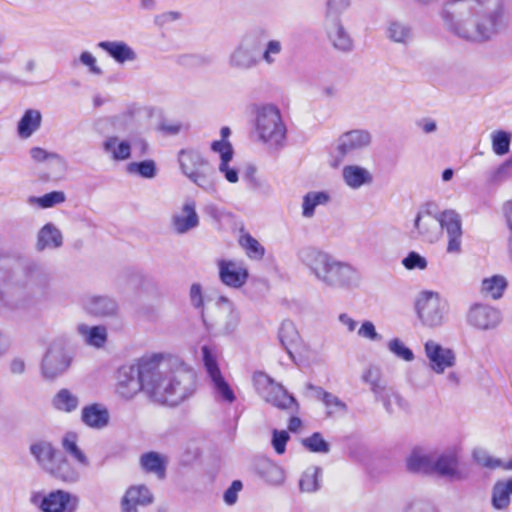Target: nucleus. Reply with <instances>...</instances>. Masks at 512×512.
Segmentation results:
<instances>
[{"mask_svg": "<svg viewBox=\"0 0 512 512\" xmlns=\"http://www.w3.org/2000/svg\"><path fill=\"white\" fill-rule=\"evenodd\" d=\"M440 17L450 33L472 43L488 42L507 28L503 0H446Z\"/></svg>", "mask_w": 512, "mask_h": 512, "instance_id": "nucleus-1", "label": "nucleus"}, {"mask_svg": "<svg viewBox=\"0 0 512 512\" xmlns=\"http://www.w3.org/2000/svg\"><path fill=\"white\" fill-rule=\"evenodd\" d=\"M144 365L146 394L155 402L176 406L195 389L193 372L184 368L172 369L171 359L163 353L148 355Z\"/></svg>", "mask_w": 512, "mask_h": 512, "instance_id": "nucleus-2", "label": "nucleus"}, {"mask_svg": "<svg viewBox=\"0 0 512 512\" xmlns=\"http://www.w3.org/2000/svg\"><path fill=\"white\" fill-rule=\"evenodd\" d=\"M297 258L309 275L326 288L347 290L360 283V273L354 266L314 246L300 248Z\"/></svg>", "mask_w": 512, "mask_h": 512, "instance_id": "nucleus-3", "label": "nucleus"}, {"mask_svg": "<svg viewBox=\"0 0 512 512\" xmlns=\"http://www.w3.org/2000/svg\"><path fill=\"white\" fill-rule=\"evenodd\" d=\"M255 133L258 140L272 151L285 146L287 128L276 105L269 103L256 108Z\"/></svg>", "mask_w": 512, "mask_h": 512, "instance_id": "nucleus-4", "label": "nucleus"}, {"mask_svg": "<svg viewBox=\"0 0 512 512\" xmlns=\"http://www.w3.org/2000/svg\"><path fill=\"white\" fill-rule=\"evenodd\" d=\"M181 172L197 187L207 193L217 190L215 170L202 154L194 149H182L178 153Z\"/></svg>", "mask_w": 512, "mask_h": 512, "instance_id": "nucleus-5", "label": "nucleus"}, {"mask_svg": "<svg viewBox=\"0 0 512 512\" xmlns=\"http://www.w3.org/2000/svg\"><path fill=\"white\" fill-rule=\"evenodd\" d=\"M266 36L267 32L262 28L254 29L243 35L227 57L229 68L238 72L256 68L260 64L257 51Z\"/></svg>", "mask_w": 512, "mask_h": 512, "instance_id": "nucleus-6", "label": "nucleus"}, {"mask_svg": "<svg viewBox=\"0 0 512 512\" xmlns=\"http://www.w3.org/2000/svg\"><path fill=\"white\" fill-rule=\"evenodd\" d=\"M449 305L438 293L422 292L416 301V312L421 324L435 329L445 324Z\"/></svg>", "mask_w": 512, "mask_h": 512, "instance_id": "nucleus-7", "label": "nucleus"}, {"mask_svg": "<svg viewBox=\"0 0 512 512\" xmlns=\"http://www.w3.org/2000/svg\"><path fill=\"white\" fill-rule=\"evenodd\" d=\"M145 363H149L148 355L141 357L136 365L122 366L119 369L115 390L118 397L129 401L142 390L146 393Z\"/></svg>", "mask_w": 512, "mask_h": 512, "instance_id": "nucleus-8", "label": "nucleus"}, {"mask_svg": "<svg viewBox=\"0 0 512 512\" xmlns=\"http://www.w3.org/2000/svg\"><path fill=\"white\" fill-rule=\"evenodd\" d=\"M371 143L372 135L368 130L354 129L342 133L335 142V155L331 166L339 167L345 159L353 157L359 151L368 148Z\"/></svg>", "mask_w": 512, "mask_h": 512, "instance_id": "nucleus-9", "label": "nucleus"}, {"mask_svg": "<svg viewBox=\"0 0 512 512\" xmlns=\"http://www.w3.org/2000/svg\"><path fill=\"white\" fill-rule=\"evenodd\" d=\"M253 384L257 393L264 401L279 409H289L296 404L295 398L288 394L284 387L275 382L264 372H255Z\"/></svg>", "mask_w": 512, "mask_h": 512, "instance_id": "nucleus-10", "label": "nucleus"}, {"mask_svg": "<svg viewBox=\"0 0 512 512\" xmlns=\"http://www.w3.org/2000/svg\"><path fill=\"white\" fill-rule=\"evenodd\" d=\"M201 351L204 366L211 380L215 395L228 403L234 402L236 399L235 394L230 385L222 376V373L216 361L215 354L206 345L202 347Z\"/></svg>", "mask_w": 512, "mask_h": 512, "instance_id": "nucleus-11", "label": "nucleus"}, {"mask_svg": "<svg viewBox=\"0 0 512 512\" xmlns=\"http://www.w3.org/2000/svg\"><path fill=\"white\" fill-rule=\"evenodd\" d=\"M71 358L60 343H52L41 362V374L47 380H54L70 366Z\"/></svg>", "mask_w": 512, "mask_h": 512, "instance_id": "nucleus-12", "label": "nucleus"}, {"mask_svg": "<svg viewBox=\"0 0 512 512\" xmlns=\"http://www.w3.org/2000/svg\"><path fill=\"white\" fill-rule=\"evenodd\" d=\"M31 502L38 505L42 512H74L79 504V499L64 490H56L41 498L33 495Z\"/></svg>", "mask_w": 512, "mask_h": 512, "instance_id": "nucleus-13", "label": "nucleus"}, {"mask_svg": "<svg viewBox=\"0 0 512 512\" xmlns=\"http://www.w3.org/2000/svg\"><path fill=\"white\" fill-rule=\"evenodd\" d=\"M424 353L428 367L436 374H443L456 365V353L453 349L429 339L424 343Z\"/></svg>", "mask_w": 512, "mask_h": 512, "instance_id": "nucleus-14", "label": "nucleus"}, {"mask_svg": "<svg viewBox=\"0 0 512 512\" xmlns=\"http://www.w3.org/2000/svg\"><path fill=\"white\" fill-rule=\"evenodd\" d=\"M466 321L469 326L488 331L495 329L502 321L501 312L488 304L474 303L466 314Z\"/></svg>", "mask_w": 512, "mask_h": 512, "instance_id": "nucleus-15", "label": "nucleus"}, {"mask_svg": "<svg viewBox=\"0 0 512 512\" xmlns=\"http://www.w3.org/2000/svg\"><path fill=\"white\" fill-rule=\"evenodd\" d=\"M440 233L445 231L448 239L446 251L449 254H459L462 245V219L453 209L439 213Z\"/></svg>", "mask_w": 512, "mask_h": 512, "instance_id": "nucleus-16", "label": "nucleus"}, {"mask_svg": "<svg viewBox=\"0 0 512 512\" xmlns=\"http://www.w3.org/2000/svg\"><path fill=\"white\" fill-rule=\"evenodd\" d=\"M199 224L200 218L196 210V202L191 198H187L170 219V227L178 235L196 229Z\"/></svg>", "mask_w": 512, "mask_h": 512, "instance_id": "nucleus-17", "label": "nucleus"}, {"mask_svg": "<svg viewBox=\"0 0 512 512\" xmlns=\"http://www.w3.org/2000/svg\"><path fill=\"white\" fill-rule=\"evenodd\" d=\"M10 281L13 285L26 288L29 293L45 295L51 285V277L42 272L26 274L23 270L13 271Z\"/></svg>", "mask_w": 512, "mask_h": 512, "instance_id": "nucleus-18", "label": "nucleus"}, {"mask_svg": "<svg viewBox=\"0 0 512 512\" xmlns=\"http://www.w3.org/2000/svg\"><path fill=\"white\" fill-rule=\"evenodd\" d=\"M82 305L85 312L95 317H114L119 310L118 302L109 295H87Z\"/></svg>", "mask_w": 512, "mask_h": 512, "instance_id": "nucleus-19", "label": "nucleus"}, {"mask_svg": "<svg viewBox=\"0 0 512 512\" xmlns=\"http://www.w3.org/2000/svg\"><path fill=\"white\" fill-rule=\"evenodd\" d=\"M218 269L221 282L232 288L242 287L249 276L245 265L237 261L219 260Z\"/></svg>", "mask_w": 512, "mask_h": 512, "instance_id": "nucleus-20", "label": "nucleus"}, {"mask_svg": "<svg viewBox=\"0 0 512 512\" xmlns=\"http://www.w3.org/2000/svg\"><path fill=\"white\" fill-rule=\"evenodd\" d=\"M458 464V456L454 449H448L439 454L433 452L432 474L451 480L461 479Z\"/></svg>", "mask_w": 512, "mask_h": 512, "instance_id": "nucleus-21", "label": "nucleus"}, {"mask_svg": "<svg viewBox=\"0 0 512 512\" xmlns=\"http://www.w3.org/2000/svg\"><path fill=\"white\" fill-rule=\"evenodd\" d=\"M323 28L331 45L338 51L350 52L354 41L344 25V20L323 21Z\"/></svg>", "mask_w": 512, "mask_h": 512, "instance_id": "nucleus-22", "label": "nucleus"}, {"mask_svg": "<svg viewBox=\"0 0 512 512\" xmlns=\"http://www.w3.org/2000/svg\"><path fill=\"white\" fill-rule=\"evenodd\" d=\"M154 498L145 485H135L127 489L121 501V512H139L138 506H147Z\"/></svg>", "mask_w": 512, "mask_h": 512, "instance_id": "nucleus-23", "label": "nucleus"}, {"mask_svg": "<svg viewBox=\"0 0 512 512\" xmlns=\"http://www.w3.org/2000/svg\"><path fill=\"white\" fill-rule=\"evenodd\" d=\"M30 453L38 465L47 473L52 470L61 452L52 443L45 440L37 441L30 446Z\"/></svg>", "mask_w": 512, "mask_h": 512, "instance_id": "nucleus-24", "label": "nucleus"}, {"mask_svg": "<svg viewBox=\"0 0 512 512\" xmlns=\"http://www.w3.org/2000/svg\"><path fill=\"white\" fill-rule=\"evenodd\" d=\"M341 175L345 185L352 190L371 185L374 180L369 169L357 164L345 165Z\"/></svg>", "mask_w": 512, "mask_h": 512, "instance_id": "nucleus-25", "label": "nucleus"}, {"mask_svg": "<svg viewBox=\"0 0 512 512\" xmlns=\"http://www.w3.org/2000/svg\"><path fill=\"white\" fill-rule=\"evenodd\" d=\"M97 46L118 64L135 62L138 59L137 52L124 41H100Z\"/></svg>", "mask_w": 512, "mask_h": 512, "instance_id": "nucleus-26", "label": "nucleus"}, {"mask_svg": "<svg viewBox=\"0 0 512 512\" xmlns=\"http://www.w3.org/2000/svg\"><path fill=\"white\" fill-rule=\"evenodd\" d=\"M414 226L418 231V236L426 242L434 243L440 238L439 214L432 216L430 213H418Z\"/></svg>", "mask_w": 512, "mask_h": 512, "instance_id": "nucleus-27", "label": "nucleus"}, {"mask_svg": "<svg viewBox=\"0 0 512 512\" xmlns=\"http://www.w3.org/2000/svg\"><path fill=\"white\" fill-rule=\"evenodd\" d=\"M255 473L267 484L280 486L285 481V472L276 463L267 458H259L254 462Z\"/></svg>", "mask_w": 512, "mask_h": 512, "instance_id": "nucleus-28", "label": "nucleus"}, {"mask_svg": "<svg viewBox=\"0 0 512 512\" xmlns=\"http://www.w3.org/2000/svg\"><path fill=\"white\" fill-rule=\"evenodd\" d=\"M385 36L394 44L408 47L414 40V31L405 21L391 20L386 25Z\"/></svg>", "mask_w": 512, "mask_h": 512, "instance_id": "nucleus-29", "label": "nucleus"}, {"mask_svg": "<svg viewBox=\"0 0 512 512\" xmlns=\"http://www.w3.org/2000/svg\"><path fill=\"white\" fill-rule=\"evenodd\" d=\"M433 452L414 448L406 458V468L411 473L432 475Z\"/></svg>", "mask_w": 512, "mask_h": 512, "instance_id": "nucleus-30", "label": "nucleus"}, {"mask_svg": "<svg viewBox=\"0 0 512 512\" xmlns=\"http://www.w3.org/2000/svg\"><path fill=\"white\" fill-rule=\"evenodd\" d=\"M81 420L86 426L101 430L109 424L110 414L104 405L93 403L83 407Z\"/></svg>", "mask_w": 512, "mask_h": 512, "instance_id": "nucleus-31", "label": "nucleus"}, {"mask_svg": "<svg viewBox=\"0 0 512 512\" xmlns=\"http://www.w3.org/2000/svg\"><path fill=\"white\" fill-rule=\"evenodd\" d=\"M63 245L62 232L53 223L45 224L37 234L36 249H57Z\"/></svg>", "mask_w": 512, "mask_h": 512, "instance_id": "nucleus-32", "label": "nucleus"}, {"mask_svg": "<svg viewBox=\"0 0 512 512\" xmlns=\"http://www.w3.org/2000/svg\"><path fill=\"white\" fill-rule=\"evenodd\" d=\"M211 150L220 155L221 162L219 164V171L225 175V178L230 183L238 181V172L234 168H230L228 163L233 157V147L224 142H212Z\"/></svg>", "mask_w": 512, "mask_h": 512, "instance_id": "nucleus-33", "label": "nucleus"}, {"mask_svg": "<svg viewBox=\"0 0 512 512\" xmlns=\"http://www.w3.org/2000/svg\"><path fill=\"white\" fill-rule=\"evenodd\" d=\"M218 314L225 316V321H216L215 325L224 333L233 332L238 325V315L234 310L233 304L225 297H220L216 303Z\"/></svg>", "mask_w": 512, "mask_h": 512, "instance_id": "nucleus-34", "label": "nucleus"}, {"mask_svg": "<svg viewBox=\"0 0 512 512\" xmlns=\"http://www.w3.org/2000/svg\"><path fill=\"white\" fill-rule=\"evenodd\" d=\"M42 114L37 109H27L17 124V133L21 139H28L41 126Z\"/></svg>", "mask_w": 512, "mask_h": 512, "instance_id": "nucleus-35", "label": "nucleus"}, {"mask_svg": "<svg viewBox=\"0 0 512 512\" xmlns=\"http://www.w3.org/2000/svg\"><path fill=\"white\" fill-rule=\"evenodd\" d=\"M103 150L114 161H124L131 156V145L117 136H108L103 142Z\"/></svg>", "mask_w": 512, "mask_h": 512, "instance_id": "nucleus-36", "label": "nucleus"}, {"mask_svg": "<svg viewBox=\"0 0 512 512\" xmlns=\"http://www.w3.org/2000/svg\"><path fill=\"white\" fill-rule=\"evenodd\" d=\"M166 463V458L154 451L144 453L140 457L141 468L147 473L155 474L159 479L165 477Z\"/></svg>", "mask_w": 512, "mask_h": 512, "instance_id": "nucleus-37", "label": "nucleus"}, {"mask_svg": "<svg viewBox=\"0 0 512 512\" xmlns=\"http://www.w3.org/2000/svg\"><path fill=\"white\" fill-rule=\"evenodd\" d=\"M50 475L53 477L67 483L76 482L80 473L78 470L68 461V459L61 453L56 463L52 467V470L49 471Z\"/></svg>", "mask_w": 512, "mask_h": 512, "instance_id": "nucleus-38", "label": "nucleus"}, {"mask_svg": "<svg viewBox=\"0 0 512 512\" xmlns=\"http://www.w3.org/2000/svg\"><path fill=\"white\" fill-rule=\"evenodd\" d=\"M508 286L507 279L502 275L484 278L481 282L480 293L493 300L500 299Z\"/></svg>", "mask_w": 512, "mask_h": 512, "instance_id": "nucleus-39", "label": "nucleus"}, {"mask_svg": "<svg viewBox=\"0 0 512 512\" xmlns=\"http://www.w3.org/2000/svg\"><path fill=\"white\" fill-rule=\"evenodd\" d=\"M361 379L370 386V390L374 394L375 399L389 388L381 369L377 366L368 367L363 372Z\"/></svg>", "mask_w": 512, "mask_h": 512, "instance_id": "nucleus-40", "label": "nucleus"}, {"mask_svg": "<svg viewBox=\"0 0 512 512\" xmlns=\"http://www.w3.org/2000/svg\"><path fill=\"white\" fill-rule=\"evenodd\" d=\"M77 331L88 345L97 348L102 347L107 340V329L105 326H88L86 324H79L77 326Z\"/></svg>", "mask_w": 512, "mask_h": 512, "instance_id": "nucleus-41", "label": "nucleus"}, {"mask_svg": "<svg viewBox=\"0 0 512 512\" xmlns=\"http://www.w3.org/2000/svg\"><path fill=\"white\" fill-rule=\"evenodd\" d=\"M313 389L316 393V398L323 402L327 408V415L332 416L336 413H345L347 411V405L342 402L336 395L325 391L321 387H316L312 384L308 386Z\"/></svg>", "mask_w": 512, "mask_h": 512, "instance_id": "nucleus-42", "label": "nucleus"}, {"mask_svg": "<svg viewBox=\"0 0 512 512\" xmlns=\"http://www.w3.org/2000/svg\"><path fill=\"white\" fill-rule=\"evenodd\" d=\"M330 201V195L325 191H310L303 196L302 216L312 218L315 209L320 205H326Z\"/></svg>", "mask_w": 512, "mask_h": 512, "instance_id": "nucleus-43", "label": "nucleus"}, {"mask_svg": "<svg viewBox=\"0 0 512 512\" xmlns=\"http://www.w3.org/2000/svg\"><path fill=\"white\" fill-rule=\"evenodd\" d=\"M322 469L317 466L308 467L299 480V489L304 493H315L321 487Z\"/></svg>", "mask_w": 512, "mask_h": 512, "instance_id": "nucleus-44", "label": "nucleus"}, {"mask_svg": "<svg viewBox=\"0 0 512 512\" xmlns=\"http://www.w3.org/2000/svg\"><path fill=\"white\" fill-rule=\"evenodd\" d=\"M512 494V479L498 481L492 491V505L495 509H505L510 503Z\"/></svg>", "mask_w": 512, "mask_h": 512, "instance_id": "nucleus-45", "label": "nucleus"}, {"mask_svg": "<svg viewBox=\"0 0 512 512\" xmlns=\"http://www.w3.org/2000/svg\"><path fill=\"white\" fill-rule=\"evenodd\" d=\"M352 6V0H325L323 21L343 20L344 13Z\"/></svg>", "mask_w": 512, "mask_h": 512, "instance_id": "nucleus-46", "label": "nucleus"}, {"mask_svg": "<svg viewBox=\"0 0 512 512\" xmlns=\"http://www.w3.org/2000/svg\"><path fill=\"white\" fill-rule=\"evenodd\" d=\"M63 450L69 454L79 465L88 466L89 460L85 453L77 444V435L75 433H67L61 441Z\"/></svg>", "mask_w": 512, "mask_h": 512, "instance_id": "nucleus-47", "label": "nucleus"}, {"mask_svg": "<svg viewBox=\"0 0 512 512\" xmlns=\"http://www.w3.org/2000/svg\"><path fill=\"white\" fill-rule=\"evenodd\" d=\"M55 409L70 413L75 411L79 405L78 397L68 389H61L52 400Z\"/></svg>", "mask_w": 512, "mask_h": 512, "instance_id": "nucleus-48", "label": "nucleus"}, {"mask_svg": "<svg viewBox=\"0 0 512 512\" xmlns=\"http://www.w3.org/2000/svg\"><path fill=\"white\" fill-rule=\"evenodd\" d=\"M283 52V43L279 39H269L259 56L260 62L267 66H273L277 63Z\"/></svg>", "mask_w": 512, "mask_h": 512, "instance_id": "nucleus-49", "label": "nucleus"}, {"mask_svg": "<svg viewBox=\"0 0 512 512\" xmlns=\"http://www.w3.org/2000/svg\"><path fill=\"white\" fill-rule=\"evenodd\" d=\"M278 338L285 350L291 354V347L299 340V333L293 322L285 320L281 323Z\"/></svg>", "mask_w": 512, "mask_h": 512, "instance_id": "nucleus-50", "label": "nucleus"}, {"mask_svg": "<svg viewBox=\"0 0 512 512\" xmlns=\"http://www.w3.org/2000/svg\"><path fill=\"white\" fill-rule=\"evenodd\" d=\"M375 400L381 402L388 413H393L396 409H405L407 406L403 397L390 387Z\"/></svg>", "mask_w": 512, "mask_h": 512, "instance_id": "nucleus-51", "label": "nucleus"}, {"mask_svg": "<svg viewBox=\"0 0 512 512\" xmlns=\"http://www.w3.org/2000/svg\"><path fill=\"white\" fill-rule=\"evenodd\" d=\"M65 200L66 195L63 191H52L41 197L31 196L28 198V203L38 205L41 208H50L63 203Z\"/></svg>", "mask_w": 512, "mask_h": 512, "instance_id": "nucleus-52", "label": "nucleus"}, {"mask_svg": "<svg viewBox=\"0 0 512 512\" xmlns=\"http://www.w3.org/2000/svg\"><path fill=\"white\" fill-rule=\"evenodd\" d=\"M127 172L137 174L146 179H152L156 176L157 169L153 160H144L141 162H131L127 165Z\"/></svg>", "mask_w": 512, "mask_h": 512, "instance_id": "nucleus-53", "label": "nucleus"}, {"mask_svg": "<svg viewBox=\"0 0 512 512\" xmlns=\"http://www.w3.org/2000/svg\"><path fill=\"white\" fill-rule=\"evenodd\" d=\"M239 243L245 249L249 258L258 260L263 257L265 252L264 248L250 234L246 233L242 235L240 237Z\"/></svg>", "mask_w": 512, "mask_h": 512, "instance_id": "nucleus-54", "label": "nucleus"}, {"mask_svg": "<svg viewBox=\"0 0 512 512\" xmlns=\"http://www.w3.org/2000/svg\"><path fill=\"white\" fill-rule=\"evenodd\" d=\"M492 150L496 155L502 156L509 152L511 135L505 131H494L491 135Z\"/></svg>", "mask_w": 512, "mask_h": 512, "instance_id": "nucleus-55", "label": "nucleus"}, {"mask_svg": "<svg viewBox=\"0 0 512 512\" xmlns=\"http://www.w3.org/2000/svg\"><path fill=\"white\" fill-rule=\"evenodd\" d=\"M510 169H512V157L486 174L487 183L495 185L505 181L509 177Z\"/></svg>", "mask_w": 512, "mask_h": 512, "instance_id": "nucleus-56", "label": "nucleus"}, {"mask_svg": "<svg viewBox=\"0 0 512 512\" xmlns=\"http://www.w3.org/2000/svg\"><path fill=\"white\" fill-rule=\"evenodd\" d=\"M387 348L392 354L404 361L411 362L415 358L413 351L399 338L391 339L387 343Z\"/></svg>", "mask_w": 512, "mask_h": 512, "instance_id": "nucleus-57", "label": "nucleus"}, {"mask_svg": "<svg viewBox=\"0 0 512 512\" xmlns=\"http://www.w3.org/2000/svg\"><path fill=\"white\" fill-rule=\"evenodd\" d=\"M302 444L305 448H307L311 452L315 453H328L330 450V446L328 442H326L323 436L315 432L310 437H307L302 440Z\"/></svg>", "mask_w": 512, "mask_h": 512, "instance_id": "nucleus-58", "label": "nucleus"}, {"mask_svg": "<svg viewBox=\"0 0 512 512\" xmlns=\"http://www.w3.org/2000/svg\"><path fill=\"white\" fill-rule=\"evenodd\" d=\"M474 460L481 466L495 469L501 466V460L493 458L488 452L483 449H476L473 452Z\"/></svg>", "mask_w": 512, "mask_h": 512, "instance_id": "nucleus-59", "label": "nucleus"}, {"mask_svg": "<svg viewBox=\"0 0 512 512\" xmlns=\"http://www.w3.org/2000/svg\"><path fill=\"white\" fill-rule=\"evenodd\" d=\"M402 264L408 270H424L427 267V260L419 253L412 251L402 260Z\"/></svg>", "mask_w": 512, "mask_h": 512, "instance_id": "nucleus-60", "label": "nucleus"}, {"mask_svg": "<svg viewBox=\"0 0 512 512\" xmlns=\"http://www.w3.org/2000/svg\"><path fill=\"white\" fill-rule=\"evenodd\" d=\"M360 338L367 339L369 341H381L382 336L376 331V327L372 321H364L357 331Z\"/></svg>", "mask_w": 512, "mask_h": 512, "instance_id": "nucleus-61", "label": "nucleus"}, {"mask_svg": "<svg viewBox=\"0 0 512 512\" xmlns=\"http://www.w3.org/2000/svg\"><path fill=\"white\" fill-rule=\"evenodd\" d=\"M289 440V434L285 430H274L272 437V445L278 454H283L286 449V443Z\"/></svg>", "mask_w": 512, "mask_h": 512, "instance_id": "nucleus-62", "label": "nucleus"}, {"mask_svg": "<svg viewBox=\"0 0 512 512\" xmlns=\"http://www.w3.org/2000/svg\"><path fill=\"white\" fill-rule=\"evenodd\" d=\"M80 62L89 68V71L95 75H101L102 69L97 65L96 58L88 51H84L80 54Z\"/></svg>", "mask_w": 512, "mask_h": 512, "instance_id": "nucleus-63", "label": "nucleus"}, {"mask_svg": "<svg viewBox=\"0 0 512 512\" xmlns=\"http://www.w3.org/2000/svg\"><path fill=\"white\" fill-rule=\"evenodd\" d=\"M242 489V482L239 480H235L232 482L231 486L224 493V501L228 505H233L237 501V494Z\"/></svg>", "mask_w": 512, "mask_h": 512, "instance_id": "nucleus-64", "label": "nucleus"}]
</instances>
